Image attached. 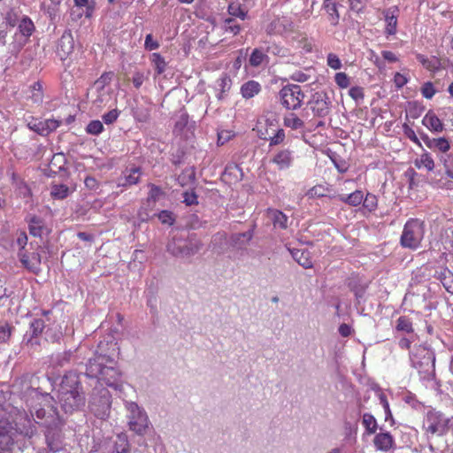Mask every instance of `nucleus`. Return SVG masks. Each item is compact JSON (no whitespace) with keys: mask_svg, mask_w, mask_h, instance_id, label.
<instances>
[{"mask_svg":"<svg viewBox=\"0 0 453 453\" xmlns=\"http://www.w3.org/2000/svg\"><path fill=\"white\" fill-rule=\"evenodd\" d=\"M28 229L30 234L35 237L42 236L44 230V222L43 220L36 216H33L30 218L28 221Z\"/></svg>","mask_w":453,"mask_h":453,"instance_id":"obj_30","label":"nucleus"},{"mask_svg":"<svg viewBox=\"0 0 453 453\" xmlns=\"http://www.w3.org/2000/svg\"><path fill=\"white\" fill-rule=\"evenodd\" d=\"M142 176V168L139 166H132L127 168L123 173L122 177L119 180L118 186L122 188H129L131 186L136 185L139 183Z\"/></svg>","mask_w":453,"mask_h":453,"instance_id":"obj_16","label":"nucleus"},{"mask_svg":"<svg viewBox=\"0 0 453 453\" xmlns=\"http://www.w3.org/2000/svg\"><path fill=\"white\" fill-rule=\"evenodd\" d=\"M293 258L303 268L309 269L313 266L311 252L305 249H295L291 251Z\"/></svg>","mask_w":453,"mask_h":453,"instance_id":"obj_24","label":"nucleus"},{"mask_svg":"<svg viewBox=\"0 0 453 453\" xmlns=\"http://www.w3.org/2000/svg\"><path fill=\"white\" fill-rule=\"evenodd\" d=\"M422 124L432 132L440 133L444 128L441 120L431 111L424 116Z\"/></svg>","mask_w":453,"mask_h":453,"instance_id":"obj_25","label":"nucleus"},{"mask_svg":"<svg viewBox=\"0 0 453 453\" xmlns=\"http://www.w3.org/2000/svg\"><path fill=\"white\" fill-rule=\"evenodd\" d=\"M130 445L126 437H119L118 441L114 444V449L112 453H129Z\"/></svg>","mask_w":453,"mask_h":453,"instance_id":"obj_45","label":"nucleus"},{"mask_svg":"<svg viewBox=\"0 0 453 453\" xmlns=\"http://www.w3.org/2000/svg\"><path fill=\"white\" fill-rule=\"evenodd\" d=\"M149 187L150 192L148 195V201L155 203L159 199V197L164 194V192L162 191L161 188L155 184L150 183L149 184Z\"/></svg>","mask_w":453,"mask_h":453,"instance_id":"obj_51","label":"nucleus"},{"mask_svg":"<svg viewBox=\"0 0 453 453\" xmlns=\"http://www.w3.org/2000/svg\"><path fill=\"white\" fill-rule=\"evenodd\" d=\"M65 157L63 153L54 154L50 161L49 167L53 173L65 169Z\"/></svg>","mask_w":453,"mask_h":453,"instance_id":"obj_33","label":"nucleus"},{"mask_svg":"<svg viewBox=\"0 0 453 453\" xmlns=\"http://www.w3.org/2000/svg\"><path fill=\"white\" fill-rule=\"evenodd\" d=\"M19 33L25 37H30L35 31V25L27 16L22 17L18 24Z\"/></svg>","mask_w":453,"mask_h":453,"instance_id":"obj_32","label":"nucleus"},{"mask_svg":"<svg viewBox=\"0 0 453 453\" xmlns=\"http://www.w3.org/2000/svg\"><path fill=\"white\" fill-rule=\"evenodd\" d=\"M286 30L284 20L281 19H273L266 27L268 35L281 34Z\"/></svg>","mask_w":453,"mask_h":453,"instance_id":"obj_41","label":"nucleus"},{"mask_svg":"<svg viewBox=\"0 0 453 453\" xmlns=\"http://www.w3.org/2000/svg\"><path fill=\"white\" fill-rule=\"evenodd\" d=\"M119 111L117 109L111 110L103 115V120L105 124H112L119 118Z\"/></svg>","mask_w":453,"mask_h":453,"instance_id":"obj_60","label":"nucleus"},{"mask_svg":"<svg viewBox=\"0 0 453 453\" xmlns=\"http://www.w3.org/2000/svg\"><path fill=\"white\" fill-rule=\"evenodd\" d=\"M144 48H145V50H150V51L159 48L158 42L153 39V36L151 34H149L146 35Z\"/></svg>","mask_w":453,"mask_h":453,"instance_id":"obj_62","label":"nucleus"},{"mask_svg":"<svg viewBox=\"0 0 453 453\" xmlns=\"http://www.w3.org/2000/svg\"><path fill=\"white\" fill-rule=\"evenodd\" d=\"M27 100L33 104L41 105L44 98V91L42 82L37 81L30 85L27 90Z\"/></svg>","mask_w":453,"mask_h":453,"instance_id":"obj_20","label":"nucleus"},{"mask_svg":"<svg viewBox=\"0 0 453 453\" xmlns=\"http://www.w3.org/2000/svg\"><path fill=\"white\" fill-rule=\"evenodd\" d=\"M324 10L328 14V20L333 26L339 23L340 15L338 12L337 4L335 2L323 4Z\"/></svg>","mask_w":453,"mask_h":453,"instance_id":"obj_37","label":"nucleus"},{"mask_svg":"<svg viewBox=\"0 0 453 453\" xmlns=\"http://www.w3.org/2000/svg\"><path fill=\"white\" fill-rule=\"evenodd\" d=\"M261 91V85L256 81H249L241 87V94L243 98L250 99Z\"/></svg>","mask_w":453,"mask_h":453,"instance_id":"obj_27","label":"nucleus"},{"mask_svg":"<svg viewBox=\"0 0 453 453\" xmlns=\"http://www.w3.org/2000/svg\"><path fill=\"white\" fill-rule=\"evenodd\" d=\"M5 19H6V22L11 26V27H15L16 25L19 24V22L20 21L19 20V13L18 11L14 10V9H12L10 10L7 13H6V16H5Z\"/></svg>","mask_w":453,"mask_h":453,"instance_id":"obj_56","label":"nucleus"},{"mask_svg":"<svg viewBox=\"0 0 453 453\" xmlns=\"http://www.w3.org/2000/svg\"><path fill=\"white\" fill-rule=\"evenodd\" d=\"M440 161L442 163L446 175L453 179V155L444 154L440 157Z\"/></svg>","mask_w":453,"mask_h":453,"instance_id":"obj_43","label":"nucleus"},{"mask_svg":"<svg viewBox=\"0 0 453 453\" xmlns=\"http://www.w3.org/2000/svg\"><path fill=\"white\" fill-rule=\"evenodd\" d=\"M19 256L20 262L27 270L33 273L40 271L41 256L37 250L29 252L23 248L19 250Z\"/></svg>","mask_w":453,"mask_h":453,"instance_id":"obj_13","label":"nucleus"},{"mask_svg":"<svg viewBox=\"0 0 453 453\" xmlns=\"http://www.w3.org/2000/svg\"><path fill=\"white\" fill-rule=\"evenodd\" d=\"M224 30L226 33H232L233 35H236L241 31V26L234 18H227L224 21Z\"/></svg>","mask_w":453,"mask_h":453,"instance_id":"obj_46","label":"nucleus"},{"mask_svg":"<svg viewBox=\"0 0 453 453\" xmlns=\"http://www.w3.org/2000/svg\"><path fill=\"white\" fill-rule=\"evenodd\" d=\"M183 202L186 203V205H196L198 204V196L196 194L195 191H186L183 193Z\"/></svg>","mask_w":453,"mask_h":453,"instance_id":"obj_57","label":"nucleus"},{"mask_svg":"<svg viewBox=\"0 0 453 453\" xmlns=\"http://www.w3.org/2000/svg\"><path fill=\"white\" fill-rule=\"evenodd\" d=\"M363 207L369 212H373L378 209L379 201L376 195L367 192L364 195V200L362 202Z\"/></svg>","mask_w":453,"mask_h":453,"instance_id":"obj_36","label":"nucleus"},{"mask_svg":"<svg viewBox=\"0 0 453 453\" xmlns=\"http://www.w3.org/2000/svg\"><path fill=\"white\" fill-rule=\"evenodd\" d=\"M74 50V40L70 31H65L61 35L58 43V54L62 59L66 58Z\"/></svg>","mask_w":453,"mask_h":453,"instance_id":"obj_18","label":"nucleus"},{"mask_svg":"<svg viewBox=\"0 0 453 453\" xmlns=\"http://www.w3.org/2000/svg\"><path fill=\"white\" fill-rule=\"evenodd\" d=\"M273 224L282 229L288 227V217L280 211H273Z\"/></svg>","mask_w":453,"mask_h":453,"instance_id":"obj_47","label":"nucleus"},{"mask_svg":"<svg viewBox=\"0 0 453 453\" xmlns=\"http://www.w3.org/2000/svg\"><path fill=\"white\" fill-rule=\"evenodd\" d=\"M395 330L398 332H405L412 334L414 332L413 323L407 316H401L396 320Z\"/></svg>","mask_w":453,"mask_h":453,"instance_id":"obj_35","label":"nucleus"},{"mask_svg":"<svg viewBox=\"0 0 453 453\" xmlns=\"http://www.w3.org/2000/svg\"><path fill=\"white\" fill-rule=\"evenodd\" d=\"M279 96L284 108L295 111L301 108L305 95L299 85L288 84L280 90Z\"/></svg>","mask_w":453,"mask_h":453,"instance_id":"obj_5","label":"nucleus"},{"mask_svg":"<svg viewBox=\"0 0 453 453\" xmlns=\"http://www.w3.org/2000/svg\"><path fill=\"white\" fill-rule=\"evenodd\" d=\"M35 423L26 412L20 413L14 421V429L21 435L32 438L37 433Z\"/></svg>","mask_w":453,"mask_h":453,"instance_id":"obj_11","label":"nucleus"},{"mask_svg":"<svg viewBox=\"0 0 453 453\" xmlns=\"http://www.w3.org/2000/svg\"><path fill=\"white\" fill-rule=\"evenodd\" d=\"M267 58L266 54H265L259 49H254L250 56V65L253 67H258Z\"/></svg>","mask_w":453,"mask_h":453,"instance_id":"obj_42","label":"nucleus"},{"mask_svg":"<svg viewBox=\"0 0 453 453\" xmlns=\"http://www.w3.org/2000/svg\"><path fill=\"white\" fill-rule=\"evenodd\" d=\"M227 12L230 16L240 18L242 20H244L247 16V12H245L239 4L235 3H231L228 5Z\"/></svg>","mask_w":453,"mask_h":453,"instance_id":"obj_44","label":"nucleus"},{"mask_svg":"<svg viewBox=\"0 0 453 453\" xmlns=\"http://www.w3.org/2000/svg\"><path fill=\"white\" fill-rule=\"evenodd\" d=\"M13 329L8 323L0 324V344L8 342Z\"/></svg>","mask_w":453,"mask_h":453,"instance_id":"obj_48","label":"nucleus"},{"mask_svg":"<svg viewBox=\"0 0 453 453\" xmlns=\"http://www.w3.org/2000/svg\"><path fill=\"white\" fill-rule=\"evenodd\" d=\"M385 21L384 34L387 37L395 35L397 32L399 9L397 6H391L382 11Z\"/></svg>","mask_w":453,"mask_h":453,"instance_id":"obj_12","label":"nucleus"},{"mask_svg":"<svg viewBox=\"0 0 453 453\" xmlns=\"http://www.w3.org/2000/svg\"><path fill=\"white\" fill-rule=\"evenodd\" d=\"M403 133L407 138H409L411 142H413L416 145L422 148V143L420 140L416 135L415 131L410 127L407 124H403Z\"/></svg>","mask_w":453,"mask_h":453,"instance_id":"obj_53","label":"nucleus"},{"mask_svg":"<svg viewBox=\"0 0 453 453\" xmlns=\"http://www.w3.org/2000/svg\"><path fill=\"white\" fill-rule=\"evenodd\" d=\"M145 80H147V77L144 75L142 72L140 71L134 72L132 77V82L134 88L137 89L141 88Z\"/></svg>","mask_w":453,"mask_h":453,"instance_id":"obj_61","label":"nucleus"},{"mask_svg":"<svg viewBox=\"0 0 453 453\" xmlns=\"http://www.w3.org/2000/svg\"><path fill=\"white\" fill-rule=\"evenodd\" d=\"M349 95L355 101L363 100L365 97L364 88L362 87H358V86L352 87L349 90Z\"/></svg>","mask_w":453,"mask_h":453,"instance_id":"obj_59","label":"nucleus"},{"mask_svg":"<svg viewBox=\"0 0 453 453\" xmlns=\"http://www.w3.org/2000/svg\"><path fill=\"white\" fill-rule=\"evenodd\" d=\"M326 64L329 67L334 70H339L342 68V61L339 57L334 53H329L326 57Z\"/></svg>","mask_w":453,"mask_h":453,"instance_id":"obj_54","label":"nucleus"},{"mask_svg":"<svg viewBox=\"0 0 453 453\" xmlns=\"http://www.w3.org/2000/svg\"><path fill=\"white\" fill-rule=\"evenodd\" d=\"M70 193L69 188L65 184H52L50 187V196L55 200H63Z\"/></svg>","mask_w":453,"mask_h":453,"instance_id":"obj_31","label":"nucleus"},{"mask_svg":"<svg viewBox=\"0 0 453 453\" xmlns=\"http://www.w3.org/2000/svg\"><path fill=\"white\" fill-rule=\"evenodd\" d=\"M114 360L105 355H96L90 358L86 369V374L89 378H96L98 380L102 378L104 368L108 364H113Z\"/></svg>","mask_w":453,"mask_h":453,"instance_id":"obj_9","label":"nucleus"},{"mask_svg":"<svg viewBox=\"0 0 453 453\" xmlns=\"http://www.w3.org/2000/svg\"><path fill=\"white\" fill-rule=\"evenodd\" d=\"M336 198L349 206H358L364 200V193L362 190L357 189L349 195H336Z\"/></svg>","mask_w":453,"mask_h":453,"instance_id":"obj_26","label":"nucleus"},{"mask_svg":"<svg viewBox=\"0 0 453 453\" xmlns=\"http://www.w3.org/2000/svg\"><path fill=\"white\" fill-rule=\"evenodd\" d=\"M373 444L377 450L388 451L395 445V440L389 432L379 433L373 438Z\"/></svg>","mask_w":453,"mask_h":453,"instance_id":"obj_21","label":"nucleus"},{"mask_svg":"<svg viewBox=\"0 0 453 453\" xmlns=\"http://www.w3.org/2000/svg\"><path fill=\"white\" fill-rule=\"evenodd\" d=\"M332 188L329 184H317L311 188L306 192V196L310 199L321 198L324 196H329L330 198H336L335 194H331Z\"/></svg>","mask_w":453,"mask_h":453,"instance_id":"obj_22","label":"nucleus"},{"mask_svg":"<svg viewBox=\"0 0 453 453\" xmlns=\"http://www.w3.org/2000/svg\"><path fill=\"white\" fill-rule=\"evenodd\" d=\"M334 81L340 88H347L350 84L349 77L345 73H335Z\"/></svg>","mask_w":453,"mask_h":453,"instance_id":"obj_52","label":"nucleus"},{"mask_svg":"<svg viewBox=\"0 0 453 453\" xmlns=\"http://www.w3.org/2000/svg\"><path fill=\"white\" fill-rule=\"evenodd\" d=\"M59 403L66 413L80 411L86 404V396L80 376L73 372H66L59 387Z\"/></svg>","mask_w":453,"mask_h":453,"instance_id":"obj_2","label":"nucleus"},{"mask_svg":"<svg viewBox=\"0 0 453 453\" xmlns=\"http://www.w3.org/2000/svg\"><path fill=\"white\" fill-rule=\"evenodd\" d=\"M129 429L136 434L142 435L149 428L148 416L135 403H127Z\"/></svg>","mask_w":453,"mask_h":453,"instance_id":"obj_6","label":"nucleus"},{"mask_svg":"<svg viewBox=\"0 0 453 453\" xmlns=\"http://www.w3.org/2000/svg\"><path fill=\"white\" fill-rule=\"evenodd\" d=\"M421 139L428 149L434 151H440L443 155L450 149V143L445 137L430 138L426 134H422Z\"/></svg>","mask_w":453,"mask_h":453,"instance_id":"obj_17","label":"nucleus"},{"mask_svg":"<svg viewBox=\"0 0 453 453\" xmlns=\"http://www.w3.org/2000/svg\"><path fill=\"white\" fill-rule=\"evenodd\" d=\"M45 328V321L42 319H35L30 324L31 335L27 341V345L36 350V347L39 346V341L37 337L43 332Z\"/></svg>","mask_w":453,"mask_h":453,"instance_id":"obj_19","label":"nucleus"},{"mask_svg":"<svg viewBox=\"0 0 453 453\" xmlns=\"http://www.w3.org/2000/svg\"><path fill=\"white\" fill-rule=\"evenodd\" d=\"M283 125L292 130H301L305 127L304 121L294 112L285 114L283 118Z\"/></svg>","mask_w":453,"mask_h":453,"instance_id":"obj_28","label":"nucleus"},{"mask_svg":"<svg viewBox=\"0 0 453 453\" xmlns=\"http://www.w3.org/2000/svg\"><path fill=\"white\" fill-rule=\"evenodd\" d=\"M61 125V120L55 119H39L33 116L27 119V127L42 136H47L57 130Z\"/></svg>","mask_w":453,"mask_h":453,"instance_id":"obj_8","label":"nucleus"},{"mask_svg":"<svg viewBox=\"0 0 453 453\" xmlns=\"http://www.w3.org/2000/svg\"><path fill=\"white\" fill-rule=\"evenodd\" d=\"M408 82V79L404 74L396 73L394 76V83L396 88H401Z\"/></svg>","mask_w":453,"mask_h":453,"instance_id":"obj_64","label":"nucleus"},{"mask_svg":"<svg viewBox=\"0 0 453 453\" xmlns=\"http://www.w3.org/2000/svg\"><path fill=\"white\" fill-rule=\"evenodd\" d=\"M425 235V223L418 219H410L406 221L400 238L403 248L417 250L420 247Z\"/></svg>","mask_w":453,"mask_h":453,"instance_id":"obj_4","label":"nucleus"},{"mask_svg":"<svg viewBox=\"0 0 453 453\" xmlns=\"http://www.w3.org/2000/svg\"><path fill=\"white\" fill-rule=\"evenodd\" d=\"M196 180V172L194 168H186L178 177V182L180 186L185 187L194 183Z\"/></svg>","mask_w":453,"mask_h":453,"instance_id":"obj_38","label":"nucleus"},{"mask_svg":"<svg viewBox=\"0 0 453 453\" xmlns=\"http://www.w3.org/2000/svg\"><path fill=\"white\" fill-rule=\"evenodd\" d=\"M86 131L88 134L98 135L104 131V125L99 120H92L88 124Z\"/></svg>","mask_w":453,"mask_h":453,"instance_id":"obj_50","label":"nucleus"},{"mask_svg":"<svg viewBox=\"0 0 453 453\" xmlns=\"http://www.w3.org/2000/svg\"><path fill=\"white\" fill-rule=\"evenodd\" d=\"M29 411L46 427L45 438L49 449L58 451L60 449L64 421L58 413L55 399L50 394L36 395Z\"/></svg>","mask_w":453,"mask_h":453,"instance_id":"obj_1","label":"nucleus"},{"mask_svg":"<svg viewBox=\"0 0 453 453\" xmlns=\"http://www.w3.org/2000/svg\"><path fill=\"white\" fill-rule=\"evenodd\" d=\"M435 92L433 83L429 81L426 82L421 88L422 96L426 99H431Z\"/></svg>","mask_w":453,"mask_h":453,"instance_id":"obj_58","label":"nucleus"},{"mask_svg":"<svg viewBox=\"0 0 453 453\" xmlns=\"http://www.w3.org/2000/svg\"><path fill=\"white\" fill-rule=\"evenodd\" d=\"M71 357H72L71 351H65L61 354L57 355L55 362L58 365L63 366L70 361Z\"/></svg>","mask_w":453,"mask_h":453,"instance_id":"obj_63","label":"nucleus"},{"mask_svg":"<svg viewBox=\"0 0 453 453\" xmlns=\"http://www.w3.org/2000/svg\"><path fill=\"white\" fill-rule=\"evenodd\" d=\"M285 137L286 135L284 130L282 128L277 129L276 132H273V134L270 136L269 146L273 147L282 143L285 140Z\"/></svg>","mask_w":453,"mask_h":453,"instance_id":"obj_49","label":"nucleus"},{"mask_svg":"<svg viewBox=\"0 0 453 453\" xmlns=\"http://www.w3.org/2000/svg\"><path fill=\"white\" fill-rule=\"evenodd\" d=\"M313 72L314 69L311 67L305 70H296L291 74L290 78L297 82H305L311 80Z\"/></svg>","mask_w":453,"mask_h":453,"instance_id":"obj_40","label":"nucleus"},{"mask_svg":"<svg viewBox=\"0 0 453 453\" xmlns=\"http://www.w3.org/2000/svg\"><path fill=\"white\" fill-rule=\"evenodd\" d=\"M114 364H108L106 365L99 381L104 382L108 387L118 389L121 387V373L114 367Z\"/></svg>","mask_w":453,"mask_h":453,"instance_id":"obj_14","label":"nucleus"},{"mask_svg":"<svg viewBox=\"0 0 453 453\" xmlns=\"http://www.w3.org/2000/svg\"><path fill=\"white\" fill-rule=\"evenodd\" d=\"M414 165L418 169H426L427 172H433L435 168V163L430 152L424 150L415 160Z\"/></svg>","mask_w":453,"mask_h":453,"instance_id":"obj_23","label":"nucleus"},{"mask_svg":"<svg viewBox=\"0 0 453 453\" xmlns=\"http://www.w3.org/2000/svg\"><path fill=\"white\" fill-rule=\"evenodd\" d=\"M276 165L279 171L287 170L292 166L294 162V152L289 149L278 150L271 159Z\"/></svg>","mask_w":453,"mask_h":453,"instance_id":"obj_15","label":"nucleus"},{"mask_svg":"<svg viewBox=\"0 0 453 453\" xmlns=\"http://www.w3.org/2000/svg\"><path fill=\"white\" fill-rule=\"evenodd\" d=\"M308 105L314 116L324 118L329 113L330 101L324 93L317 92L312 95Z\"/></svg>","mask_w":453,"mask_h":453,"instance_id":"obj_10","label":"nucleus"},{"mask_svg":"<svg viewBox=\"0 0 453 453\" xmlns=\"http://www.w3.org/2000/svg\"><path fill=\"white\" fill-rule=\"evenodd\" d=\"M150 61L154 65L157 75L162 74L166 69V62L159 53H152Z\"/></svg>","mask_w":453,"mask_h":453,"instance_id":"obj_39","label":"nucleus"},{"mask_svg":"<svg viewBox=\"0 0 453 453\" xmlns=\"http://www.w3.org/2000/svg\"><path fill=\"white\" fill-rule=\"evenodd\" d=\"M447 419L444 418L441 412L432 410L427 411L423 422V427L426 433L432 435H442L447 433Z\"/></svg>","mask_w":453,"mask_h":453,"instance_id":"obj_7","label":"nucleus"},{"mask_svg":"<svg viewBox=\"0 0 453 453\" xmlns=\"http://www.w3.org/2000/svg\"><path fill=\"white\" fill-rule=\"evenodd\" d=\"M438 279L449 294H453V272L448 268L442 269L439 273Z\"/></svg>","mask_w":453,"mask_h":453,"instance_id":"obj_29","label":"nucleus"},{"mask_svg":"<svg viewBox=\"0 0 453 453\" xmlns=\"http://www.w3.org/2000/svg\"><path fill=\"white\" fill-rule=\"evenodd\" d=\"M362 424L365 428L367 434H373L378 429V423L373 415L370 413H365L363 415Z\"/></svg>","mask_w":453,"mask_h":453,"instance_id":"obj_34","label":"nucleus"},{"mask_svg":"<svg viewBox=\"0 0 453 453\" xmlns=\"http://www.w3.org/2000/svg\"><path fill=\"white\" fill-rule=\"evenodd\" d=\"M158 219L162 224H167L169 226L173 225L175 221L173 212L166 210L161 211L158 213Z\"/></svg>","mask_w":453,"mask_h":453,"instance_id":"obj_55","label":"nucleus"},{"mask_svg":"<svg viewBox=\"0 0 453 453\" xmlns=\"http://www.w3.org/2000/svg\"><path fill=\"white\" fill-rule=\"evenodd\" d=\"M410 360L423 379L429 380L434 373L435 357L425 345H415L410 352Z\"/></svg>","mask_w":453,"mask_h":453,"instance_id":"obj_3","label":"nucleus"}]
</instances>
